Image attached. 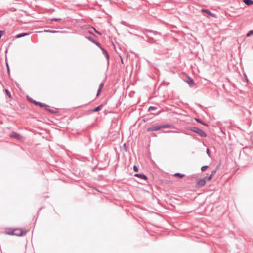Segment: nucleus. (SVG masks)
I'll list each match as a JSON object with an SVG mask.
<instances>
[{"label": "nucleus", "mask_w": 253, "mask_h": 253, "mask_svg": "<svg viewBox=\"0 0 253 253\" xmlns=\"http://www.w3.org/2000/svg\"><path fill=\"white\" fill-rule=\"evenodd\" d=\"M206 153L209 156H210V150L208 148H207L206 150Z\"/></svg>", "instance_id": "obj_30"}, {"label": "nucleus", "mask_w": 253, "mask_h": 253, "mask_svg": "<svg viewBox=\"0 0 253 253\" xmlns=\"http://www.w3.org/2000/svg\"><path fill=\"white\" fill-rule=\"evenodd\" d=\"M206 178H207V177H205L204 178L200 179L198 180L197 181V186L199 187H201L204 186L206 183Z\"/></svg>", "instance_id": "obj_3"}, {"label": "nucleus", "mask_w": 253, "mask_h": 253, "mask_svg": "<svg viewBox=\"0 0 253 253\" xmlns=\"http://www.w3.org/2000/svg\"><path fill=\"white\" fill-rule=\"evenodd\" d=\"M161 129V128H171L173 127V125L171 124H165L160 125Z\"/></svg>", "instance_id": "obj_13"}, {"label": "nucleus", "mask_w": 253, "mask_h": 253, "mask_svg": "<svg viewBox=\"0 0 253 253\" xmlns=\"http://www.w3.org/2000/svg\"><path fill=\"white\" fill-rule=\"evenodd\" d=\"M87 39L90 41H91L92 42H93V43H94L97 46H98L99 48H101V44L98 42H97L96 41H95L94 39H93V38H92L91 37H87Z\"/></svg>", "instance_id": "obj_5"}, {"label": "nucleus", "mask_w": 253, "mask_h": 253, "mask_svg": "<svg viewBox=\"0 0 253 253\" xmlns=\"http://www.w3.org/2000/svg\"><path fill=\"white\" fill-rule=\"evenodd\" d=\"M173 176L175 177H178L181 178L184 177L185 175H184V174H181L180 173H176L173 175Z\"/></svg>", "instance_id": "obj_17"}, {"label": "nucleus", "mask_w": 253, "mask_h": 253, "mask_svg": "<svg viewBox=\"0 0 253 253\" xmlns=\"http://www.w3.org/2000/svg\"><path fill=\"white\" fill-rule=\"evenodd\" d=\"M134 176L135 177L139 178L140 179H143V180H147V177L145 175H144L143 174H140V173L135 174H134Z\"/></svg>", "instance_id": "obj_9"}, {"label": "nucleus", "mask_w": 253, "mask_h": 253, "mask_svg": "<svg viewBox=\"0 0 253 253\" xmlns=\"http://www.w3.org/2000/svg\"><path fill=\"white\" fill-rule=\"evenodd\" d=\"M186 82L190 86H193L195 84L193 80L190 77H188Z\"/></svg>", "instance_id": "obj_10"}, {"label": "nucleus", "mask_w": 253, "mask_h": 253, "mask_svg": "<svg viewBox=\"0 0 253 253\" xmlns=\"http://www.w3.org/2000/svg\"><path fill=\"white\" fill-rule=\"evenodd\" d=\"M5 92H6V93L7 95L9 97L11 98V94L9 92V91H8V90L6 89H5Z\"/></svg>", "instance_id": "obj_25"}, {"label": "nucleus", "mask_w": 253, "mask_h": 253, "mask_svg": "<svg viewBox=\"0 0 253 253\" xmlns=\"http://www.w3.org/2000/svg\"><path fill=\"white\" fill-rule=\"evenodd\" d=\"M189 130L192 131L193 132H195V133L198 134L201 137H205L207 136V134L202 130H201V129H200L197 127H195V126L190 127H189Z\"/></svg>", "instance_id": "obj_1"}, {"label": "nucleus", "mask_w": 253, "mask_h": 253, "mask_svg": "<svg viewBox=\"0 0 253 253\" xmlns=\"http://www.w3.org/2000/svg\"><path fill=\"white\" fill-rule=\"evenodd\" d=\"M243 2L248 6L253 4V1L252 0H243Z\"/></svg>", "instance_id": "obj_14"}, {"label": "nucleus", "mask_w": 253, "mask_h": 253, "mask_svg": "<svg viewBox=\"0 0 253 253\" xmlns=\"http://www.w3.org/2000/svg\"><path fill=\"white\" fill-rule=\"evenodd\" d=\"M28 100H29L30 102H31V103H32V102H33V101H34V100L33 99H32V98L28 99Z\"/></svg>", "instance_id": "obj_31"}, {"label": "nucleus", "mask_w": 253, "mask_h": 253, "mask_svg": "<svg viewBox=\"0 0 253 253\" xmlns=\"http://www.w3.org/2000/svg\"><path fill=\"white\" fill-rule=\"evenodd\" d=\"M133 170L135 171V172H138V168L134 165L133 167Z\"/></svg>", "instance_id": "obj_23"}, {"label": "nucleus", "mask_w": 253, "mask_h": 253, "mask_svg": "<svg viewBox=\"0 0 253 253\" xmlns=\"http://www.w3.org/2000/svg\"><path fill=\"white\" fill-rule=\"evenodd\" d=\"M146 31L149 32H151V30H146Z\"/></svg>", "instance_id": "obj_34"}, {"label": "nucleus", "mask_w": 253, "mask_h": 253, "mask_svg": "<svg viewBox=\"0 0 253 253\" xmlns=\"http://www.w3.org/2000/svg\"><path fill=\"white\" fill-rule=\"evenodd\" d=\"M45 32H50V33H55L58 32V31H57L51 30H45Z\"/></svg>", "instance_id": "obj_22"}, {"label": "nucleus", "mask_w": 253, "mask_h": 253, "mask_svg": "<svg viewBox=\"0 0 253 253\" xmlns=\"http://www.w3.org/2000/svg\"><path fill=\"white\" fill-rule=\"evenodd\" d=\"M15 235L17 236H21L26 234V232H23L21 230L19 229H14Z\"/></svg>", "instance_id": "obj_4"}, {"label": "nucleus", "mask_w": 253, "mask_h": 253, "mask_svg": "<svg viewBox=\"0 0 253 253\" xmlns=\"http://www.w3.org/2000/svg\"><path fill=\"white\" fill-rule=\"evenodd\" d=\"M29 34H30V33H29V32L28 33H20V34H17L16 36V38H20L23 37L24 36L29 35Z\"/></svg>", "instance_id": "obj_12"}, {"label": "nucleus", "mask_w": 253, "mask_h": 253, "mask_svg": "<svg viewBox=\"0 0 253 253\" xmlns=\"http://www.w3.org/2000/svg\"><path fill=\"white\" fill-rule=\"evenodd\" d=\"M93 29H94V30H95V31L96 33H98V34H99V35H101V34L100 32H99L98 31H97L95 29H94V28H93Z\"/></svg>", "instance_id": "obj_33"}, {"label": "nucleus", "mask_w": 253, "mask_h": 253, "mask_svg": "<svg viewBox=\"0 0 253 253\" xmlns=\"http://www.w3.org/2000/svg\"><path fill=\"white\" fill-rule=\"evenodd\" d=\"M208 167V166H206H206H202V167H201V171H205V170L207 169V168Z\"/></svg>", "instance_id": "obj_20"}, {"label": "nucleus", "mask_w": 253, "mask_h": 253, "mask_svg": "<svg viewBox=\"0 0 253 253\" xmlns=\"http://www.w3.org/2000/svg\"><path fill=\"white\" fill-rule=\"evenodd\" d=\"M216 170H213L211 172V175H212V176L213 177V176L216 173Z\"/></svg>", "instance_id": "obj_28"}, {"label": "nucleus", "mask_w": 253, "mask_h": 253, "mask_svg": "<svg viewBox=\"0 0 253 253\" xmlns=\"http://www.w3.org/2000/svg\"><path fill=\"white\" fill-rule=\"evenodd\" d=\"M5 234L10 235H15L14 229H8L5 231Z\"/></svg>", "instance_id": "obj_11"}, {"label": "nucleus", "mask_w": 253, "mask_h": 253, "mask_svg": "<svg viewBox=\"0 0 253 253\" xmlns=\"http://www.w3.org/2000/svg\"><path fill=\"white\" fill-rule=\"evenodd\" d=\"M157 109V107H154V106H150L148 108V111H150L151 110H156Z\"/></svg>", "instance_id": "obj_21"}, {"label": "nucleus", "mask_w": 253, "mask_h": 253, "mask_svg": "<svg viewBox=\"0 0 253 253\" xmlns=\"http://www.w3.org/2000/svg\"><path fill=\"white\" fill-rule=\"evenodd\" d=\"M161 129V126L160 125H152L151 126L148 127L147 128V131L148 132H151V131H156L160 130Z\"/></svg>", "instance_id": "obj_2"}, {"label": "nucleus", "mask_w": 253, "mask_h": 253, "mask_svg": "<svg viewBox=\"0 0 253 253\" xmlns=\"http://www.w3.org/2000/svg\"><path fill=\"white\" fill-rule=\"evenodd\" d=\"M172 132V131H165V132Z\"/></svg>", "instance_id": "obj_35"}, {"label": "nucleus", "mask_w": 253, "mask_h": 253, "mask_svg": "<svg viewBox=\"0 0 253 253\" xmlns=\"http://www.w3.org/2000/svg\"><path fill=\"white\" fill-rule=\"evenodd\" d=\"M103 86H104V83H102L101 84H100L99 87L98 89V91H97V96H98V95L100 94Z\"/></svg>", "instance_id": "obj_15"}, {"label": "nucleus", "mask_w": 253, "mask_h": 253, "mask_svg": "<svg viewBox=\"0 0 253 253\" xmlns=\"http://www.w3.org/2000/svg\"><path fill=\"white\" fill-rule=\"evenodd\" d=\"M11 136L18 139H20V138L21 137V136L17 133H14L13 134H12L11 135Z\"/></svg>", "instance_id": "obj_18"}, {"label": "nucleus", "mask_w": 253, "mask_h": 253, "mask_svg": "<svg viewBox=\"0 0 253 253\" xmlns=\"http://www.w3.org/2000/svg\"><path fill=\"white\" fill-rule=\"evenodd\" d=\"M100 48L103 54L105 56V57L107 59L108 62H109V56L108 53L104 48H103L102 47V46H101V48Z\"/></svg>", "instance_id": "obj_7"}, {"label": "nucleus", "mask_w": 253, "mask_h": 253, "mask_svg": "<svg viewBox=\"0 0 253 253\" xmlns=\"http://www.w3.org/2000/svg\"><path fill=\"white\" fill-rule=\"evenodd\" d=\"M201 11L203 12H205V13H207L208 15L211 16L212 17H216V15L215 14H214L213 13H211L208 9H201Z\"/></svg>", "instance_id": "obj_6"}, {"label": "nucleus", "mask_w": 253, "mask_h": 253, "mask_svg": "<svg viewBox=\"0 0 253 253\" xmlns=\"http://www.w3.org/2000/svg\"><path fill=\"white\" fill-rule=\"evenodd\" d=\"M196 121L197 122L200 123L204 125L207 126V125L205 123H204L202 120L200 119H196Z\"/></svg>", "instance_id": "obj_19"}, {"label": "nucleus", "mask_w": 253, "mask_h": 253, "mask_svg": "<svg viewBox=\"0 0 253 253\" xmlns=\"http://www.w3.org/2000/svg\"><path fill=\"white\" fill-rule=\"evenodd\" d=\"M253 34V30H251L249 32H248L246 36L247 37H250L251 35H252V34Z\"/></svg>", "instance_id": "obj_24"}, {"label": "nucleus", "mask_w": 253, "mask_h": 253, "mask_svg": "<svg viewBox=\"0 0 253 253\" xmlns=\"http://www.w3.org/2000/svg\"><path fill=\"white\" fill-rule=\"evenodd\" d=\"M6 67H7L8 73H9V66H8L7 63H6Z\"/></svg>", "instance_id": "obj_29"}, {"label": "nucleus", "mask_w": 253, "mask_h": 253, "mask_svg": "<svg viewBox=\"0 0 253 253\" xmlns=\"http://www.w3.org/2000/svg\"><path fill=\"white\" fill-rule=\"evenodd\" d=\"M89 33H90V34H93V33H92V32H89Z\"/></svg>", "instance_id": "obj_36"}, {"label": "nucleus", "mask_w": 253, "mask_h": 253, "mask_svg": "<svg viewBox=\"0 0 253 253\" xmlns=\"http://www.w3.org/2000/svg\"><path fill=\"white\" fill-rule=\"evenodd\" d=\"M212 175L210 174V175L209 177H207V178H206V180H208V181L210 180L212 178Z\"/></svg>", "instance_id": "obj_27"}, {"label": "nucleus", "mask_w": 253, "mask_h": 253, "mask_svg": "<svg viewBox=\"0 0 253 253\" xmlns=\"http://www.w3.org/2000/svg\"><path fill=\"white\" fill-rule=\"evenodd\" d=\"M32 103L36 105L39 106L41 107H49L48 105H47L45 104H43V103H41L39 102H37L36 101H33V102H32Z\"/></svg>", "instance_id": "obj_8"}, {"label": "nucleus", "mask_w": 253, "mask_h": 253, "mask_svg": "<svg viewBox=\"0 0 253 253\" xmlns=\"http://www.w3.org/2000/svg\"><path fill=\"white\" fill-rule=\"evenodd\" d=\"M61 19H60V18H52L51 19V21H60Z\"/></svg>", "instance_id": "obj_26"}, {"label": "nucleus", "mask_w": 253, "mask_h": 253, "mask_svg": "<svg viewBox=\"0 0 253 253\" xmlns=\"http://www.w3.org/2000/svg\"><path fill=\"white\" fill-rule=\"evenodd\" d=\"M103 107V105H100L95 108H94L92 110V112H97V111H100L102 108Z\"/></svg>", "instance_id": "obj_16"}, {"label": "nucleus", "mask_w": 253, "mask_h": 253, "mask_svg": "<svg viewBox=\"0 0 253 253\" xmlns=\"http://www.w3.org/2000/svg\"><path fill=\"white\" fill-rule=\"evenodd\" d=\"M50 112H51L52 113H55V111H54L53 110H50V109H48V110Z\"/></svg>", "instance_id": "obj_32"}]
</instances>
